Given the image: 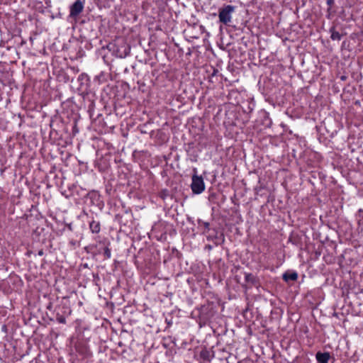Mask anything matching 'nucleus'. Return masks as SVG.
Listing matches in <instances>:
<instances>
[{"label":"nucleus","mask_w":363,"mask_h":363,"mask_svg":"<svg viewBox=\"0 0 363 363\" xmlns=\"http://www.w3.org/2000/svg\"><path fill=\"white\" fill-rule=\"evenodd\" d=\"M89 228L93 233H99L101 230V225L99 221L92 220L89 223Z\"/></svg>","instance_id":"5"},{"label":"nucleus","mask_w":363,"mask_h":363,"mask_svg":"<svg viewBox=\"0 0 363 363\" xmlns=\"http://www.w3.org/2000/svg\"><path fill=\"white\" fill-rule=\"evenodd\" d=\"M69 9V17H77L83 11L84 4L81 0H76Z\"/></svg>","instance_id":"3"},{"label":"nucleus","mask_w":363,"mask_h":363,"mask_svg":"<svg viewBox=\"0 0 363 363\" xmlns=\"http://www.w3.org/2000/svg\"><path fill=\"white\" fill-rule=\"evenodd\" d=\"M168 196L169 191L167 190H162L160 194V198L162 199L163 200H164Z\"/></svg>","instance_id":"12"},{"label":"nucleus","mask_w":363,"mask_h":363,"mask_svg":"<svg viewBox=\"0 0 363 363\" xmlns=\"http://www.w3.org/2000/svg\"><path fill=\"white\" fill-rule=\"evenodd\" d=\"M104 255L106 259H109L111 257V250L108 247L104 248Z\"/></svg>","instance_id":"10"},{"label":"nucleus","mask_w":363,"mask_h":363,"mask_svg":"<svg viewBox=\"0 0 363 363\" xmlns=\"http://www.w3.org/2000/svg\"><path fill=\"white\" fill-rule=\"evenodd\" d=\"M315 358L318 363H328L330 359V354L328 352H318L315 354Z\"/></svg>","instance_id":"4"},{"label":"nucleus","mask_w":363,"mask_h":363,"mask_svg":"<svg viewBox=\"0 0 363 363\" xmlns=\"http://www.w3.org/2000/svg\"><path fill=\"white\" fill-rule=\"evenodd\" d=\"M330 32H331L330 38H332V40H341L342 35L339 32L335 30L334 28H331Z\"/></svg>","instance_id":"9"},{"label":"nucleus","mask_w":363,"mask_h":363,"mask_svg":"<svg viewBox=\"0 0 363 363\" xmlns=\"http://www.w3.org/2000/svg\"><path fill=\"white\" fill-rule=\"evenodd\" d=\"M38 255L39 256H43L44 255L43 250H39L38 252Z\"/></svg>","instance_id":"15"},{"label":"nucleus","mask_w":363,"mask_h":363,"mask_svg":"<svg viewBox=\"0 0 363 363\" xmlns=\"http://www.w3.org/2000/svg\"><path fill=\"white\" fill-rule=\"evenodd\" d=\"M202 223H203V227L205 228V231L204 232L208 231L210 230V228H209V226H210L209 223H208V222H202Z\"/></svg>","instance_id":"14"},{"label":"nucleus","mask_w":363,"mask_h":363,"mask_svg":"<svg viewBox=\"0 0 363 363\" xmlns=\"http://www.w3.org/2000/svg\"><path fill=\"white\" fill-rule=\"evenodd\" d=\"M56 320L60 323H62V324H65L66 323V318L63 315H60L59 313H57L56 315Z\"/></svg>","instance_id":"11"},{"label":"nucleus","mask_w":363,"mask_h":363,"mask_svg":"<svg viewBox=\"0 0 363 363\" xmlns=\"http://www.w3.org/2000/svg\"><path fill=\"white\" fill-rule=\"evenodd\" d=\"M245 279L247 283L252 285H255L257 283V279L251 273H246Z\"/></svg>","instance_id":"7"},{"label":"nucleus","mask_w":363,"mask_h":363,"mask_svg":"<svg viewBox=\"0 0 363 363\" xmlns=\"http://www.w3.org/2000/svg\"><path fill=\"white\" fill-rule=\"evenodd\" d=\"M334 2H335L334 0H327V4L329 6L328 9V14H330V12H331V9H332L331 6H332V5L334 4Z\"/></svg>","instance_id":"13"},{"label":"nucleus","mask_w":363,"mask_h":363,"mask_svg":"<svg viewBox=\"0 0 363 363\" xmlns=\"http://www.w3.org/2000/svg\"><path fill=\"white\" fill-rule=\"evenodd\" d=\"M298 279V274L295 272L288 273L286 272L283 274V279L285 281H296Z\"/></svg>","instance_id":"6"},{"label":"nucleus","mask_w":363,"mask_h":363,"mask_svg":"<svg viewBox=\"0 0 363 363\" xmlns=\"http://www.w3.org/2000/svg\"><path fill=\"white\" fill-rule=\"evenodd\" d=\"M191 188L195 194H200L205 190V184L201 176L196 174L192 176Z\"/></svg>","instance_id":"2"},{"label":"nucleus","mask_w":363,"mask_h":363,"mask_svg":"<svg viewBox=\"0 0 363 363\" xmlns=\"http://www.w3.org/2000/svg\"><path fill=\"white\" fill-rule=\"evenodd\" d=\"M200 356L203 359V360H206L207 362H210L212 357H213V354H211V352L205 350H202L200 353Z\"/></svg>","instance_id":"8"},{"label":"nucleus","mask_w":363,"mask_h":363,"mask_svg":"<svg viewBox=\"0 0 363 363\" xmlns=\"http://www.w3.org/2000/svg\"><path fill=\"white\" fill-rule=\"evenodd\" d=\"M235 7L232 5H226L219 9V21L224 25H229L232 20V14L235 12Z\"/></svg>","instance_id":"1"}]
</instances>
